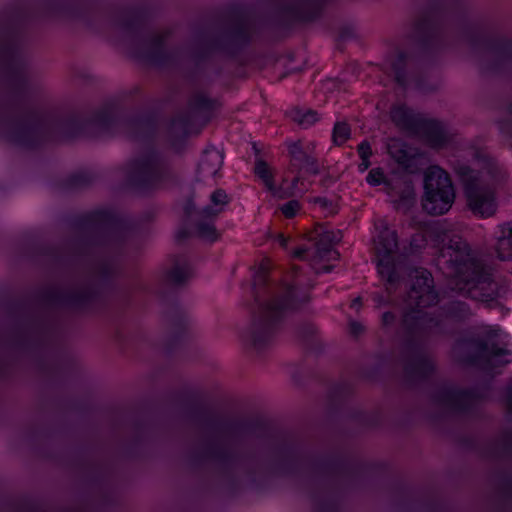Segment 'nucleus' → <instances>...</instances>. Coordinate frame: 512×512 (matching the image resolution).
<instances>
[{
    "label": "nucleus",
    "instance_id": "obj_4",
    "mask_svg": "<svg viewBox=\"0 0 512 512\" xmlns=\"http://www.w3.org/2000/svg\"><path fill=\"white\" fill-rule=\"evenodd\" d=\"M466 196L469 208L480 217H490L496 211L494 193L477 184H469L466 187Z\"/></svg>",
    "mask_w": 512,
    "mask_h": 512
},
{
    "label": "nucleus",
    "instance_id": "obj_11",
    "mask_svg": "<svg viewBox=\"0 0 512 512\" xmlns=\"http://www.w3.org/2000/svg\"><path fill=\"white\" fill-rule=\"evenodd\" d=\"M358 153L361 158V163L359 164V169L361 171H365L368 169L370 162L369 158L372 154L371 147L367 142H363L358 147Z\"/></svg>",
    "mask_w": 512,
    "mask_h": 512
},
{
    "label": "nucleus",
    "instance_id": "obj_7",
    "mask_svg": "<svg viewBox=\"0 0 512 512\" xmlns=\"http://www.w3.org/2000/svg\"><path fill=\"white\" fill-rule=\"evenodd\" d=\"M255 174L263 181L264 185L270 191H272L275 196H278L280 198L289 197L302 191L300 189H297L294 184H289L287 180L283 181L279 189H274L270 168L263 161H259L256 163Z\"/></svg>",
    "mask_w": 512,
    "mask_h": 512
},
{
    "label": "nucleus",
    "instance_id": "obj_16",
    "mask_svg": "<svg viewBox=\"0 0 512 512\" xmlns=\"http://www.w3.org/2000/svg\"><path fill=\"white\" fill-rule=\"evenodd\" d=\"M499 357H504V363H508L510 361L509 355L507 354V351L504 349H493L490 352V361L492 363H495Z\"/></svg>",
    "mask_w": 512,
    "mask_h": 512
},
{
    "label": "nucleus",
    "instance_id": "obj_5",
    "mask_svg": "<svg viewBox=\"0 0 512 512\" xmlns=\"http://www.w3.org/2000/svg\"><path fill=\"white\" fill-rule=\"evenodd\" d=\"M414 283L410 292V299L415 301L417 307H426L437 302V295L432 287L431 274L424 270L414 272Z\"/></svg>",
    "mask_w": 512,
    "mask_h": 512
},
{
    "label": "nucleus",
    "instance_id": "obj_23",
    "mask_svg": "<svg viewBox=\"0 0 512 512\" xmlns=\"http://www.w3.org/2000/svg\"><path fill=\"white\" fill-rule=\"evenodd\" d=\"M393 118L396 119V111L393 112Z\"/></svg>",
    "mask_w": 512,
    "mask_h": 512
},
{
    "label": "nucleus",
    "instance_id": "obj_22",
    "mask_svg": "<svg viewBox=\"0 0 512 512\" xmlns=\"http://www.w3.org/2000/svg\"><path fill=\"white\" fill-rule=\"evenodd\" d=\"M283 306H284V304H281L280 308H282ZM268 309L272 311L275 309H279V307L269 306Z\"/></svg>",
    "mask_w": 512,
    "mask_h": 512
},
{
    "label": "nucleus",
    "instance_id": "obj_12",
    "mask_svg": "<svg viewBox=\"0 0 512 512\" xmlns=\"http://www.w3.org/2000/svg\"><path fill=\"white\" fill-rule=\"evenodd\" d=\"M301 205L298 201L292 200L281 206L280 210L286 218H293L300 211Z\"/></svg>",
    "mask_w": 512,
    "mask_h": 512
},
{
    "label": "nucleus",
    "instance_id": "obj_6",
    "mask_svg": "<svg viewBox=\"0 0 512 512\" xmlns=\"http://www.w3.org/2000/svg\"><path fill=\"white\" fill-rule=\"evenodd\" d=\"M493 250L499 259L512 261V222L497 226L494 231Z\"/></svg>",
    "mask_w": 512,
    "mask_h": 512
},
{
    "label": "nucleus",
    "instance_id": "obj_13",
    "mask_svg": "<svg viewBox=\"0 0 512 512\" xmlns=\"http://www.w3.org/2000/svg\"><path fill=\"white\" fill-rule=\"evenodd\" d=\"M383 180H384V174L380 169L371 170L367 176V182L370 185H374V186L379 185L383 182Z\"/></svg>",
    "mask_w": 512,
    "mask_h": 512
},
{
    "label": "nucleus",
    "instance_id": "obj_18",
    "mask_svg": "<svg viewBox=\"0 0 512 512\" xmlns=\"http://www.w3.org/2000/svg\"><path fill=\"white\" fill-rule=\"evenodd\" d=\"M392 319H393V315L390 314V313H386V314L383 315V321L386 324L390 323L392 321Z\"/></svg>",
    "mask_w": 512,
    "mask_h": 512
},
{
    "label": "nucleus",
    "instance_id": "obj_2",
    "mask_svg": "<svg viewBox=\"0 0 512 512\" xmlns=\"http://www.w3.org/2000/svg\"><path fill=\"white\" fill-rule=\"evenodd\" d=\"M381 231L374 236L377 257V270L381 278L392 284L396 281L395 264L392 253L397 247L396 234L380 221Z\"/></svg>",
    "mask_w": 512,
    "mask_h": 512
},
{
    "label": "nucleus",
    "instance_id": "obj_1",
    "mask_svg": "<svg viewBox=\"0 0 512 512\" xmlns=\"http://www.w3.org/2000/svg\"><path fill=\"white\" fill-rule=\"evenodd\" d=\"M422 205L429 214L446 213L455 199V192L448 174L440 167H430L424 180Z\"/></svg>",
    "mask_w": 512,
    "mask_h": 512
},
{
    "label": "nucleus",
    "instance_id": "obj_3",
    "mask_svg": "<svg viewBox=\"0 0 512 512\" xmlns=\"http://www.w3.org/2000/svg\"><path fill=\"white\" fill-rule=\"evenodd\" d=\"M444 255L447 253L450 257L455 256V261L461 262L459 264V278L465 281L463 286H459L460 291H465L471 297L476 298L477 295L474 292V288L480 285V277L476 271L474 263L470 260H464V256H468L467 246L460 238L457 240H450V244L443 250Z\"/></svg>",
    "mask_w": 512,
    "mask_h": 512
},
{
    "label": "nucleus",
    "instance_id": "obj_20",
    "mask_svg": "<svg viewBox=\"0 0 512 512\" xmlns=\"http://www.w3.org/2000/svg\"><path fill=\"white\" fill-rule=\"evenodd\" d=\"M279 242L282 246H286L287 239L283 235H279Z\"/></svg>",
    "mask_w": 512,
    "mask_h": 512
},
{
    "label": "nucleus",
    "instance_id": "obj_10",
    "mask_svg": "<svg viewBox=\"0 0 512 512\" xmlns=\"http://www.w3.org/2000/svg\"><path fill=\"white\" fill-rule=\"evenodd\" d=\"M349 134L350 129L346 123H337L333 131V141L341 145L348 139Z\"/></svg>",
    "mask_w": 512,
    "mask_h": 512
},
{
    "label": "nucleus",
    "instance_id": "obj_14",
    "mask_svg": "<svg viewBox=\"0 0 512 512\" xmlns=\"http://www.w3.org/2000/svg\"><path fill=\"white\" fill-rule=\"evenodd\" d=\"M302 125H310L317 121V114L313 111H307L297 118Z\"/></svg>",
    "mask_w": 512,
    "mask_h": 512
},
{
    "label": "nucleus",
    "instance_id": "obj_9",
    "mask_svg": "<svg viewBox=\"0 0 512 512\" xmlns=\"http://www.w3.org/2000/svg\"><path fill=\"white\" fill-rule=\"evenodd\" d=\"M339 257V254L336 250H334L330 245L325 247V248H318L317 249V256H316V260L313 264L314 266V269L316 270L317 273H320V272H329L330 271V266L328 265H320V262L323 261V260H327V261H336Z\"/></svg>",
    "mask_w": 512,
    "mask_h": 512
},
{
    "label": "nucleus",
    "instance_id": "obj_15",
    "mask_svg": "<svg viewBox=\"0 0 512 512\" xmlns=\"http://www.w3.org/2000/svg\"><path fill=\"white\" fill-rule=\"evenodd\" d=\"M211 200H212V203L215 205V206H220L222 207L223 205H225L227 203V195L224 191L222 190H217L215 191L212 196H211Z\"/></svg>",
    "mask_w": 512,
    "mask_h": 512
},
{
    "label": "nucleus",
    "instance_id": "obj_8",
    "mask_svg": "<svg viewBox=\"0 0 512 512\" xmlns=\"http://www.w3.org/2000/svg\"><path fill=\"white\" fill-rule=\"evenodd\" d=\"M222 162V155L219 151H207L199 164L200 174L203 177L215 178L222 166Z\"/></svg>",
    "mask_w": 512,
    "mask_h": 512
},
{
    "label": "nucleus",
    "instance_id": "obj_17",
    "mask_svg": "<svg viewBox=\"0 0 512 512\" xmlns=\"http://www.w3.org/2000/svg\"><path fill=\"white\" fill-rule=\"evenodd\" d=\"M200 234L202 237L208 239V240H214L216 239V232L213 226L207 225L205 227L200 228Z\"/></svg>",
    "mask_w": 512,
    "mask_h": 512
},
{
    "label": "nucleus",
    "instance_id": "obj_19",
    "mask_svg": "<svg viewBox=\"0 0 512 512\" xmlns=\"http://www.w3.org/2000/svg\"><path fill=\"white\" fill-rule=\"evenodd\" d=\"M361 305V301H360V298H356L352 301L351 303V307L352 308H355V309H358Z\"/></svg>",
    "mask_w": 512,
    "mask_h": 512
},
{
    "label": "nucleus",
    "instance_id": "obj_21",
    "mask_svg": "<svg viewBox=\"0 0 512 512\" xmlns=\"http://www.w3.org/2000/svg\"><path fill=\"white\" fill-rule=\"evenodd\" d=\"M303 252L304 251H302V250H297V251H295L294 256L300 258L302 256Z\"/></svg>",
    "mask_w": 512,
    "mask_h": 512
}]
</instances>
